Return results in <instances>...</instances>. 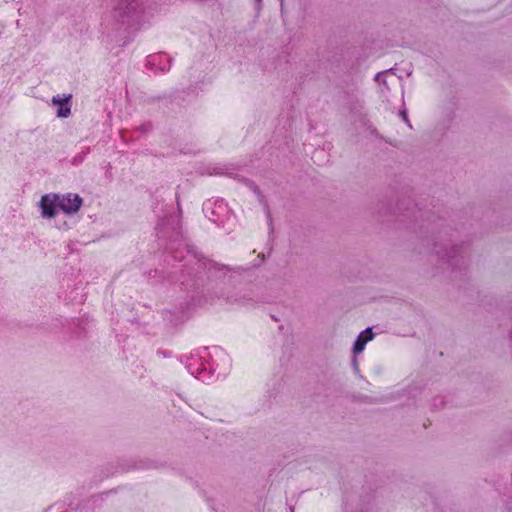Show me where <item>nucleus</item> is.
Returning a JSON list of instances; mask_svg holds the SVG:
<instances>
[{
  "label": "nucleus",
  "instance_id": "obj_15",
  "mask_svg": "<svg viewBox=\"0 0 512 512\" xmlns=\"http://www.w3.org/2000/svg\"><path fill=\"white\" fill-rule=\"evenodd\" d=\"M138 130L144 134L148 133L152 130V123L151 122L144 123L138 127Z\"/></svg>",
  "mask_w": 512,
  "mask_h": 512
},
{
  "label": "nucleus",
  "instance_id": "obj_13",
  "mask_svg": "<svg viewBox=\"0 0 512 512\" xmlns=\"http://www.w3.org/2000/svg\"><path fill=\"white\" fill-rule=\"evenodd\" d=\"M71 98V94L65 96L64 98H61L60 95L53 96L52 103L58 106V117L67 118L71 114V106L69 104Z\"/></svg>",
  "mask_w": 512,
  "mask_h": 512
},
{
  "label": "nucleus",
  "instance_id": "obj_18",
  "mask_svg": "<svg viewBox=\"0 0 512 512\" xmlns=\"http://www.w3.org/2000/svg\"><path fill=\"white\" fill-rule=\"evenodd\" d=\"M443 404H444V401H443V398H442V397H436V398H434V400H433V406H434V407L443 406Z\"/></svg>",
  "mask_w": 512,
  "mask_h": 512
},
{
  "label": "nucleus",
  "instance_id": "obj_23",
  "mask_svg": "<svg viewBox=\"0 0 512 512\" xmlns=\"http://www.w3.org/2000/svg\"><path fill=\"white\" fill-rule=\"evenodd\" d=\"M178 251L175 252V254L172 255V257L176 260V261H181L182 259V256L181 257H178Z\"/></svg>",
  "mask_w": 512,
  "mask_h": 512
},
{
  "label": "nucleus",
  "instance_id": "obj_17",
  "mask_svg": "<svg viewBox=\"0 0 512 512\" xmlns=\"http://www.w3.org/2000/svg\"><path fill=\"white\" fill-rule=\"evenodd\" d=\"M387 71H383V72H379L375 75V81L379 82V83H382V84H385L386 83V80L384 78V75Z\"/></svg>",
  "mask_w": 512,
  "mask_h": 512
},
{
  "label": "nucleus",
  "instance_id": "obj_7",
  "mask_svg": "<svg viewBox=\"0 0 512 512\" xmlns=\"http://www.w3.org/2000/svg\"><path fill=\"white\" fill-rule=\"evenodd\" d=\"M171 58L165 53H157L147 57V67L154 73H165L171 68Z\"/></svg>",
  "mask_w": 512,
  "mask_h": 512
},
{
  "label": "nucleus",
  "instance_id": "obj_24",
  "mask_svg": "<svg viewBox=\"0 0 512 512\" xmlns=\"http://www.w3.org/2000/svg\"><path fill=\"white\" fill-rule=\"evenodd\" d=\"M290 512H294V509L292 507L290 508Z\"/></svg>",
  "mask_w": 512,
  "mask_h": 512
},
{
  "label": "nucleus",
  "instance_id": "obj_1",
  "mask_svg": "<svg viewBox=\"0 0 512 512\" xmlns=\"http://www.w3.org/2000/svg\"><path fill=\"white\" fill-rule=\"evenodd\" d=\"M231 361L220 347H203L186 357L185 367L188 372L202 382H211L224 377L229 371Z\"/></svg>",
  "mask_w": 512,
  "mask_h": 512
},
{
  "label": "nucleus",
  "instance_id": "obj_9",
  "mask_svg": "<svg viewBox=\"0 0 512 512\" xmlns=\"http://www.w3.org/2000/svg\"><path fill=\"white\" fill-rule=\"evenodd\" d=\"M59 195L57 194H47L42 196L40 200V208L43 217L45 218H53L57 214Z\"/></svg>",
  "mask_w": 512,
  "mask_h": 512
},
{
  "label": "nucleus",
  "instance_id": "obj_21",
  "mask_svg": "<svg viewBox=\"0 0 512 512\" xmlns=\"http://www.w3.org/2000/svg\"><path fill=\"white\" fill-rule=\"evenodd\" d=\"M352 365H353L355 371L358 373L359 372L358 362H357V359L355 357L352 359Z\"/></svg>",
  "mask_w": 512,
  "mask_h": 512
},
{
  "label": "nucleus",
  "instance_id": "obj_6",
  "mask_svg": "<svg viewBox=\"0 0 512 512\" xmlns=\"http://www.w3.org/2000/svg\"><path fill=\"white\" fill-rule=\"evenodd\" d=\"M432 251L443 261L448 262L451 266L455 267L460 262L464 263L462 255V247L451 245L448 248L446 243H433Z\"/></svg>",
  "mask_w": 512,
  "mask_h": 512
},
{
  "label": "nucleus",
  "instance_id": "obj_20",
  "mask_svg": "<svg viewBox=\"0 0 512 512\" xmlns=\"http://www.w3.org/2000/svg\"><path fill=\"white\" fill-rule=\"evenodd\" d=\"M400 116L408 124V126L411 128L412 126H411V124H410V122L408 120V116H407L406 110L400 111Z\"/></svg>",
  "mask_w": 512,
  "mask_h": 512
},
{
  "label": "nucleus",
  "instance_id": "obj_5",
  "mask_svg": "<svg viewBox=\"0 0 512 512\" xmlns=\"http://www.w3.org/2000/svg\"><path fill=\"white\" fill-rule=\"evenodd\" d=\"M204 215L213 223L222 226L231 217V211L223 199H208L203 203Z\"/></svg>",
  "mask_w": 512,
  "mask_h": 512
},
{
  "label": "nucleus",
  "instance_id": "obj_19",
  "mask_svg": "<svg viewBox=\"0 0 512 512\" xmlns=\"http://www.w3.org/2000/svg\"><path fill=\"white\" fill-rule=\"evenodd\" d=\"M157 355L162 356L164 358H168V357H171V352L159 349V350H157Z\"/></svg>",
  "mask_w": 512,
  "mask_h": 512
},
{
  "label": "nucleus",
  "instance_id": "obj_10",
  "mask_svg": "<svg viewBox=\"0 0 512 512\" xmlns=\"http://www.w3.org/2000/svg\"><path fill=\"white\" fill-rule=\"evenodd\" d=\"M411 201L408 200V203L405 204L404 202H401L400 204H397L396 208L393 211V215H396L397 217H403V219H400V222H406V219H410L413 221H417L418 216H423V213L421 210L417 209L416 207H410Z\"/></svg>",
  "mask_w": 512,
  "mask_h": 512
},
{
  "label": "nucleus",
  "instance_id": "obj_16",
  "mask_svg": "<svg viewBox=\"0 0 512 512\" xmlns=\"http://www.w3.org/2000/svg\"><path fill=\"white\" fill-rule=\"evenodd\" d=\"M87 153H88V150L86 152L79 153V154L75 155L73 158V164L81 163Z\"/></svg>",
  "mask_w": 512,
  "mask_h": 512
},
{
  "label": "nucleus",
  "instance_id": "obj_4",
  "mask_svg": "<svg viewBox=\"0 0 512 512\" xmlns=\"http://www.w3.org/2000/svg\"><path fill=\"white\" fill-rule=\"evenodd\" d=\"M157 236L159 239L169 241L167 249L173 250V244L178 243L182 239L181 222L178 216H166L157 225Z\"/></svg>",
  "mask_w": 512,
  "mask_h": 512
},
{
  "label": "nucleus",
  "instance_id": "obj_2",
  "mask_svg": "<svg viewBox=\"0 0 512 512\" xmlns=\"http://www.w3.org/2000/svg\"><path fill=\"white\" fill-rule=\"evenodd\" d=\"M188 262L195 271V277L208 291H212L211 300L216 299V292L224 289L222 285L229 272H237L240 268H233L225 264L218 263L197 252L188 250Z\"/></svg>",
  "mask_w": 512,
  "mask_h": 512
},
{
  "label": "nucleus",
  "instance_id": "obj_3",
  "mask_svg": "<svg viewBox=\"0 0 512 512\" xmlns=\"http://www.w3.org/2000/svg\"><path fill=\"white\" fill-rule=\"evenodd\" d=\"M144 0H115L110 18L114 25L132 27L139 23L144 11Z\"/></svg>",
  "mask_w": 512,
  "mask_h": 512
},
{
  "label": "nucleus",
  "instance_id": "obj_14",
  "mask_svg": "<svg viewBox=\"0 0 512 512\" xmlns=\"http://www.w3.org/2000/svg\"><path fill=\"white\" fill-rule=\"evenodd\" d=\"M248 185L252 189V191L258 196L259 202L264 203V196L262 195L259 187L252 181H248Z\"/></svg>",
  "mask_w": 512,
  "mask_h": 512
},
{
  "label": "nucleus",
  "instance_id": "obj_11",
  "mask_svg": "<svg viewBox=\"0 0 512 512\" xmlns=\"http://www.w3.org/2000/svg\"><path fill=\"white\" fill-rule=\"evenodd\" d=\"M216 299H223L228 303H235L239 305H247L252 301V298L245 293L230 295L225 289H221L220 292H216Z\"/></svg>",
  "mask_w": 512,
  "mask_h": 512
},
{
  "label": "nucleus",
  "instance_id": "obj_12",
  "mask_svg": "<svg viewBox=\"0 0 512 512\" xmlns=\"http://www.w3.org/2000/svg\"><path fill=\"white\" fill-rule=\"evenodd\" d=\"M374 338V333L372 331V328L371 327H367L366 329H364L362 332H360V334L357 336L356 340L354 341V344H353V353L356 355V354H359L361 353L366 344L371 341L372 339Z\"/></svg>",
  "mask_w": 512,
  "mask_h": 512
},
{
  "label": "nucleus",
  "instance_id": "obj_8",
  "mask_svg": "<svg viewBox=\"0 0 512 512\" xmlns=\"http://www.w3.org/2000/svg\"><path fill=\"white\" fill-rule=\"evenodd\" d=\"M82 205V198L78 194H67L59 196L58 206L66 214L77 212Z\"/></svg>",
  "mask_w": 512,
  "mask_h": 512
},
{
  "label": "nucleus",
  "instance_id": "obj_22",
  "mask_svg": "<svg viewBox=\"0 0 512 512\" xmlns=\"http://www.w3.org/2000/svg\"><path fill=\"white\" fill-rule=\"evenodd\" d=\"M265 207H266V213H267L268 221L271 224L272 218H271V214H270V211H269V208H268L267 204H265Z\"/></svg>",
  "mask_w": 512,
  "mask_h": 512
}]
</instances>
